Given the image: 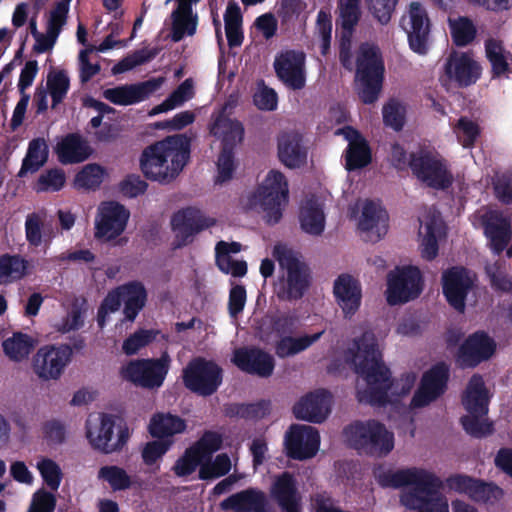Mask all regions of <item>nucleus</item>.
Returning <instances> with one entry per match:
<instances>
[{
  "label": "nucleus",
  "mask_w": 512,
  "mask_h": 512,
  "mask_svg": "<svg viewBox=\"0 0 512 512\" xmlns=\"http://www.w3.org/2000/svg\"><path fill=\"white\" fill-rule=\"evenodd\" d=\"M456 129L458 130V141L464 148L474 146L475 141L480 134L479 126L475 122L467 117H460L456 124Z\"/></svg>",
  "instance_id": "nucleus-57"
},
{
  "label": "nucleus",
  "mask_w": 512,
  "mask_h": 512,
  "mask_svg": "<svg viewBox=\"0 0 512 512\" xmlns=\"http://www.w3.org/2000/svg\"><path fill=\"white\" fill-rule=\"evenodd\" d=\"M216 220L196 207L188 206L173 213L171 228L175 233L172 248L181 249L194 241L196 235L214 226Z\"/></svg>",
  "instance_id": "nucleus-12"
},
{
  "label": "nucleus",
  "mask_w": 512,
  "mask_h": 512,
  "mask_svg": "<svg viewBox=\"0 0 512 512\" xmlns=\"http://www.w3.org/2000/svg\"><path fill=\"white\" fill-rule=\"evenodd\" d=\"M446 76L458 87H468L481 76V66L468 53L452 52L444 66Z\"/></svg>",
  "instance_id": "nucleus-28"
},
{
  "label": "nucleus",
  "mask_w": 512,
  "mask_h": 512,
  "mask_svg": "<svg viewBox=\"0 0 512 512\" xmlns=\"http://www.w3.org/2000/svg\"><path fill=\"white\" fill-rule=\"evenodd\" d=\"M495 341L484 331L470 334L458 348L456 362L462 368H474L492 357Z\"/></svg>",
  "instance_id": "nucleus-20"
},
{
  "label": "nucleus",
  "mask_w": 512,
  "mask_h": 512,
  "mask_svg": "<svg viewBox=\"0 0 512 512\" xmlns=\"http://www.w3.org/2000/svg\"><path fill=\"white\" fill-rule=\"evenodd\" d=\"M49 147L44 138L32 139L27 148L26 155L22 160L19 177H25L28 173H36L48 161Z\"/></svg>",
  "instance_id": "nucleus-39"
},
{
  "label": "nucleus",
  "mask_w": 512,
  "mask_h": 512,
  "mask_svg": "<svg viewBox=\"0 0 512 512\" xmlns=\"http://www.w3.org/2000/svg\"><path fill=\"white\" fill-rule=\"evenodd\" d=\"M220 507L233 512H274L266 494L252 487L230 495L220 503Z\"/></svg>",
  "instance_id": "nucleus-30"
},
{
  "label": "nucleus",
  "mask_w": 512,
  "mask_h": 512,
  "mask_svg": "<svg viewBox=\"0 0 512 512\" xmlns=\"http://www.w3.org/2000/svg\"><path fill=\"white\" fill-rule=\"evenodd\" d=\"M200 0H177L178 6L172 12V35L174 42L181 41L187 34L192 36L197 28V15L192 14V4Z\"/></svg>",
  "instance_id": "nucleus-35"
},
{
  "label": "nucleus",
  "mask_w": 512,
  "mask_h": 512,
  "mask_svg": "<svg viewBox=\"0 0 512 512\" xmlns=\"http://www.w3.org/2000/svg\"><path fill=\"white\" fill-rule=\"evenodd\" d=\"M385 64L380 48L375 44L363 43L356 59L357 94L364 104H373L382 90Z\"/></svg>",
  "instance_id": "nucleus-5"
},
{
  "label": "nucleus",
  "mask_w": 512,
  "mask_h": 512,
  "mask_svg": "<svg viewBox=\"0 0 512 512\" xmlns=\"http://www.w3.org/2000/svg\"><path fill=\"white\" fill-rule=\"evenodd\" d=\"M450 28L453 42L458 47L471 44L477 35L473 21L465 16H460L457 20L450 22Z\"/></svg>",
  "instance_id": "nucleus-49"
},
{
  "label": "nucleus",
  "mask_w": 512,
  "mask_h": 512,
  "mask_svg": "<svg viewBox=\"0 0 512 512\" xmlns=\"http://www.w3.org/2000/svg\"><path fill=\"white\" fill-rule=\"evenodd\" d=\"M172 443L169 439L147 442L141 452L143 462L148 466L155 464L167 453Z\"/></svg>",
  "instance_id": "nucleus-58"
},
{
  "label": "nucleus",
  "mask_w": 512,
  "mask_h": 512,
  "mask_svg": "<svg viewBox=\"0 0 512 512\" xmlns=\"http://www.w3.org/2000/svg\"><path fill=\"white\" fill-rule=\"evenodd\" d=\"M344 435L351 448L368 456L383 457L394 448V434L375 419L352 422L344 428Z\"/></svg>",
  "instance_id": "nucleus-6"
},
{
  "label": "nucleus",
  "mask_w": 512,
  "mask_h": 512,
  "mask_svg": "<svg viewBox=\"0 0 512 512\" xmlns=\"http://www.w3.org/2000/svg\"><path fill=\"white\" fill-rule=\"evenodd\" d=\"M354 344L356 346L354 354L356 373L362 376L368 384L365 391L358 392V401L384 407L390 402L388 382L391 372L382 361L377 338L372 331L367 330L355 339Z\"/></svg>",
  "instance_id": "nucleus-2"
},
{
  "label": "nucleus",
  "mask_w": 512,
  "mask_h": 512,
  "mask_svg": "<svg viewBox=\"0 0 512 512\" xmlns=\"http://www.w3.org/2000/svg\"><path fill=\"white\" fill-rule=\"evenodd\" d=\"M306 55L298 50H285L274 60V70L278 79L292 90H301L306 84Z\"/></svg>",
  "instance_id": "nucleus-19"
},
{
  "label": "nucleus",
  "mask_w": 512,
  "mask_h": 512,
  "mask_svg": "<svg viewBox=\"0 0 512 512\" xmlns=\"http://www.w3.org/2000/svg\"><path fill=\"white\" fill-rule=\"evenodd\" d=\"M98 478L106 481L113 491H125L136 484L127 471L117 465L102 466L98 471Z\"/></svg>",
  "instance_id": "nucleus-45"
},
{
  "label": "nucleus",
  "mask_w": 512,
  "mask_h": 512,
  "mask_svg": "<svg viewBox=\"0 0 512 512\" xmlns=\"http://www.w3.org/2000/svg\"><path fill=\"white\" fill-rule=\"evenodd\" d=\"M2 347L10 360L21 362L33 351L34 340L28 334L16 332L3 341Z\"/></svg>",
  "instance_id": "nucleus-44"
},
{
  "label": "nucleus",
  "mask_w": 512,
  "mask_h": 512,
  "mask_svg": "<svg viewBox=\"0 0 512 512\" xmlns=\"http://www.w3.org/2000/svg\"><path fill=\"white\" fill-rule=\"evenodd\" d=\"M115 419L114 416L102 413L100 424L94 430L87 427L86 437L91 447L105 455L120 452L127 445L130 438L129 429L126 425L119 426L116 438H114Z\"/></svg>",
  "instance_id": "nucleus-15"
},
{
  "label": "nucleus",
  "mask_w": 512,
  "mask_h": 512,
  "mask_svg": "<svg viewBox=\"0 0 512 512\" xmlns=\"http://www.w3.org/2000/svg\"><path fill=\"white\" fill-rule=\"evenodd\" d=\"M493 188L498 200L506 205H512V173L504 172L496 177Z\"/></svg>",
  "instance_id": "nucleus-63"
},
{
  "label": "nucleus",
  "mask_w": 512,
  "mask_h": 512,
  "mask_svg": "<svg viewBox=\"0 0 512 512\" xmlns=\"http://www.w3.org/2000/svg\"><path fill=\"white\" fill-rule=\"evenodd\" d=\"M450 367L444 362H438L425 371L421 377L418 389L415 391L410 407L423 408L436 401L448 389Z\"/></svg>",
  "instance_id": "nucleus-16"
},
{
  "label": "nucleus",
  "mask_w": 512,
  "mask_h": 512,
  "mask_svg": "<svg viewBox=\"0 0 512 512\" xmlns=\"http://www.w3.org/2000/svg\"><path fill=\"white\" fill-rule=\"evenodd\" d=\"M230 469L229 456L226 453H221L214 460H211V457L207 458V461L202 460L198 477L201 480H212L227 475Z\"/></svg>",
  "instance_id": "nucleus-47"
},
{
  "label": "nucleus",
  "mask_w": 512,
  "mask_h": 512,
  "mask_svg": "<svg viewBox=\"0 0 512 512\" xmlns=\"http://www.w3.org/2000/svg\"><path fill=\"white\" fill-rule=\"evenodd\" d=\"M300 225L304 232L319 236L325 228V215L321 205L314 199H309L300 209Z\"/></svg>",
  "instance_id": "nucleus-42"
},
{
  "label": "nucleus",
  "mask_w": 512,
  "mask_h": 512,
  "mask_svg": "<svg viewBox=\"0 0 512 512\" xmlns=\"http://www.w3.org/2000/svg\"><path fill=\"white\" fill-rule=\"evenodd\" d=\"M278 157L286 167L295 169L307 161V149L303 136L296 131L283 132L278 137Z\"/></svg>",
  "instance_id": "nucleus-32"
},
{
  "label": "nucleus",
  "mask_w": 512,
  "mask_h": 512,
  "mask_svg": "<svg viewBox=\"0 0 512 512\" xmlns=\"http://www.w3.org/2000/svg\"><path fill=\"white\" fill-rule=\"evenodd\" d=\"M485 54L492 67V77L498 78L509 70L504 56V47L500 40L489 38L485 41Z\"/></svg>",
  "instance_id": "nucleus-46"
},
{
  "label": "nucleus",
  "mask_w": 512,
  "mask_h": 512,
  "mask_svg": "<svg viewBox=\"0 0 512 512\" xmlns=\"http://www.w3.org/2000/svg\"><path fill=\"white\" fill-rule=\"evenodd\" d=\"M273 256L280 268L286 271V281L278 297L288 301L301 299L310 286V270L301 260V254L284 244H277L273 248Z\"/></svg>",
  "instance_id": "nucleus-8"
},
{
  "label": "nucleus",
  "mask_w": 512,
  "mask_h": 512,
  "mask_svg": "<svg viewBox=\"0 0 512 512\" xmlns=\"http://www.w3.org/2000/svg\"><path fill=\"white\" fill-rule=\"evenodd\" d=\"M129 216L124 205L113 201L103 203L95 222V237L108 241L117 238L125 230Z\"/></svg>",
  "instance_id": "nucleus-21"
},
{
  "label": "nucleus",
  "mask_w": 512,
  "mask_h": 512,
  "mask_svg": "<svg viewBox=\"0 0 512 512\" xmlns=\"http://www.w3.org/2000/svg\"><path fill=\"white\" fill-rule=\"evenodd\" d=\"M186 429V422L184 419L177 415L170 413L155 414L149 423V433L152 437L163 439L166 437H172L175 434L184 432Z\"/></svg>",
  "instance_id": "nucleus-40"
},
{
  "label": "nucleus",
  "mask_w": 512,
  "mask_h": 512,
  "mask_svg": "<svg viewBox=\"0 0 512 512\" xmlns=\"http://www.w3.org/2000/svg\"><path fill=\"white\" fill-rule=\"evenodd\" d=\"M288 193V183L284 174L271 170L258 189L259 203L268 224L274 225L281 220L282 206L288 202Z\"/></svg>",
  "instance_id": "nucleus-13"
},
{
  "label": "nucleus",
  "mask_w": 512,
  "mask_h": 512,
  "mask_svg": "<svg viewBox=\"0 0 512 512\" xmlns=\"http://www.w3.org/2000/svg\"><path fill=\"white\" fill-rule=\"evenodd\" d=\"M56 507V497L44 489L38 490L33 494L28 512H54Z\"/></svg>",
  "instance_id": "nucleus-64"
},
{
  "label": "nucleus",
  "mask_w": 512,
  "mask_h": 512,
  "mask_svg": "<svg viewBox=\"0 0 512 512\" xmlns=\"http://www.w3.org/2000/svg\"><path fill=\"white\" fill-rule=\"evenodd\" d=\"M182 381L192 393L208 397L217 392L223 381V369L204 357L191 359L182 370Z\"/></svg>",
  "instance_id": "nucleus-10"
},
{
  "label": "nucleus",
  "mask_w": 512,
  "mask_h": 512,
  "mask_svg": "<svg viewBox=\"0 0 512 512\" xmlns=\"http://www.w3.org/2000/svg\"><path fill=\"white\" fill-rule=\"evenodd\" d=\"M158 334L159 331L155 329H139L135 331L123 341V353L127 356L137 354L142 348L152 343Z\"/></svg>",
  "instance_id": "nucleus-51"
},
{
  "label": "nucleus",
  "mask_w": 512,
  "mask_h": 512,
  "mask_svg": "<svg viewBox=\"0 0 512 512\" xmlns=\"http://www.w3.org/2000/svg\"><path fill=\"white\" fill-rule=\"evenodd\" d=\"M72 357L69 345H46L38 349L33 357V371L42 380H57Z\"/></svg>",
  "instance_id": "nucleus-17"
},
{
  "label": "nucleus",
  "mask_w": 512,
  "mask_h": 512,
  "mask_svg": "<svg viewBox=\"0 0 512 512\" xmlns=\"http://www.w3.org/2000/svg\"><path fill=\"white\" fill-rule=\"evenodd\" d=\"M349 129L354 137L349 138V143L345 150V168L348 171H355L368 166L372 161V154L366 139L357 130Z\"/></svg>",
  "instance_id": "nucleus-36"
},
{
  "label": "nucleus",
  "mask_w": 512,
  "mask_h": 512,
  "mask_svg": "<svg viewBox=\"0 0 512 512\" xmlns=\"http://www.w3.org/2000/svg\"><path fill=\"white\" fill-rule=\"evenodd\" d=\"M270 496L281 512H302V494L295 475L284 471L274 476Z\"/></svg>",
  "instance_id": "nucleus-22"
},
{
  "label": "nucleus",
  "mask_w": 512,
  "mask_h": 512,
  "mask_svg": "<svg viewBox=\"0 0 512 512\" xmlns=\"http://www.w3.org/2000/svg\"><path fill=\"white\" fill-rule=\"evenodd\" d=\"M104 169L98 164H88L76 174L75 184L79 188L96 189L98 188L104 176Z\"/></svg>",
  "instance_id": "nucleus-53"
},
{
  "label": "nucleus",
  "mask_w": 512,
  "mask_h": 512,
  "mask_svg": "<svg viewBox=\"0 0 512 512\" xmlns=\"http://www.w3.org/2000/svg\"><path fill=\"white\" fill-rule=\"evenodd\" d=\"M70 88V79L65 70L50 72L47 76V89L52 98V107L63 101Z\"/></svg>",
  "instance_id": "nucleus-50"
},
{
  "label": "nucleus",
  "mask_w": 512,
  "mask_h": 512,
  "mask_svg": "<svg viewBox=\"0 0 512 512\" xmlns=\"http://www.w3.org/2000/svg\"><path fill=\"white\" fill-rule=\"evenodd\" d=\"M162 80L152 78L136 84H125L106 89L103 92L105 99L115 105L128 106L140 103L160 88Z\"/></svg>",
  "instance_id": "nucleus-27"
},
{
  "label": "nucleus",
  "mask_w": 512,
  "mask_h": 512,
  "mask_svg": "<svg viewBox=\"0 0 512 512\" xmlns=\"http://www.w3.org/2000/svg\"><path fill=\"white\" fill-rule=\"evenodd\" d=\"M333 294L345 318H351L359 310L362 289L359 281L349 274H341L334 281Z\"/></svg>",
  "instance_id": "nucleus-29"
},
{
  "label": "nucleus",
  "mask_w": 512,
  "mask_h": 512,
  "mask_svg": "<svg viewBox=\"0 0 512 512\" xmlns=\"http://www.w3.org/2000/svg\"><path fill=\"white\" fill-rule=\"evenodd\" d=\"M66 181L65 173L62 169L53 168L42 173L35 185L38 192L43 191H59L64 186Z\"/></svg>",
  "instance_id": "nucleus-56"
},
{
  "label": "nucleus",
  "mask_w": 512,
  "mask_h": 512,
  "mask_svg": "<svg viewBox=\"0 0 512 512\" xmlns=\"http://www.w3.org/2000/svg\"><path fill=\"white\" fill-rule=\"evenodd\" d=\"M55 152L62 164H75L87 160L92 148L80 134L69 133L57 143Z\"/></svg>",
  "instance_id": "nucleus-34"
},
{
  "label": "nucleus",
  "mask_w": 512,
  "mask_h": 512,
  "mask_svg": "<svg viewBox=\"0 0 512 512\" xmlns=\"http://www.w3.org/2000/svg\"><path fill=\"white\" fill-rule=\"evenodd\" d=\"M481 222L490 248L500 255L512 238L511 220L499 210H490L482 216Z\"/></svg>",
  "instance_id": "nucleus-25"
},
{
  "label": "nucleus",
  "mask_w": 512,
  "mask_h": 512,
  "mask_svg": "<svg viewBox=\"0 0 512 512\" xmlns=\"http://www.w3.org/2000/svg\"><path fill=\"white\" fill-rule=\"evenodd\" d=\"M170 357L164 352L159 358H138L128 361L120 368L124 381L143 389L160 388L168 374Z\"/></svg>",
  "instance_id": "nucleus-9"
},
{
  "label": "nucleus",
  "mask_w": 512,
  "mask_h": 512,
  "mask_svg": "<svg viewBox=\"0 0 512 512\" xmlns=\"http://www.w3.org/2000/svg\"><path fill=\"white\" fill-rule=\"evenodd\" d=\"M209 129L211 135L221 139L222 147L216 163L218 171L216 182L224 183L232 178L236 168L234 150L243 140L244 127L240 121L229 118L222 111L216 116Z\"/></svg>",
  "instance_id": "nucleus-7"
},
{
  "label": "nucleus",
  "mask_w": 512,
  "mask_h": 512,
  "mask_svg": "<svg viewBox=\"0 0 512 512\" xmlns=\"http://www.w3.org/2000/svg\"><path fill=\"white\" fill-rule=\"evenodd\" d=\"M37 468L43 481L51 489L56 491L62 481V471L59 465L50 458H43L37 463Z\"/></svg>",
  "instance_id": "nucleus-55"
},
{
  "label": "nucleus",
  "mask_w": 512,
  "mask_h": 512,
  "mask_svg": "<svg viewBox=\"0 0 512 512\" xmlns=\"http://www.w3.org/2000/svg\"><path fill=\"white\" fill-rule=\"evenodd\" d=\"M368 8L373 16L382 25L390 20L398 0H366Z\"/></svg>",
  "instance_id": "nucleus-61"
},
{
  "label": "nucleus",
  "mask_w": 512,
  "mask_h": 512,
  "mask_svg": "<svg viewBox=\"0 0 512 512\" xmlns=\"http://www.w3.org/2000/svg\"><path fill=\"white\" fill-rule=\"evenodd\" d=\"M146 301L147 292L141 282L131 281L124 284L123 313L126 320L133 322L139 312L144 308Z\"/></svg>",
  "instance_id": "nucleus-41"
},
{
  "label": "nucleus",
  "mask_w": 512,
  "mask_h": 512,
  "mask_svg": "<svg viewBox=\"0 0 512 512\" xmlns=\"http://www.w3.org/2000/svg\"><path fill=\"white\" fill-rule=\"evenodd\" d=\"M462 405L468 412L460 418L463 430L471 437L481 439L494 432V424L489 421L488 391L481 375L474 374L462 395Z\"/></svg>",
  "instance_id": "nucleus-4"
},
{
  "label": "nucleus",
  "mask_w": 512,
  "mask_h": 512,
  "mask_svg": "<svg viewBox=\"0 0 512 512\" xmlns=\"http://www.w3.org/2000/svg\"><path fill=\"white\" fill-rule=\"evenodd\" d=\"M202 460H204V458L197 453L193 447H190L177 459L172 469L178 477H187L191 475L198 466H201Z\"/></svg>",
  "instance_id": "nucleus-54"
},
{
  "label": "nucleus",
  "mask_w": 512,
  "mask_h": 512,
  "mask_svg": "<svg viewBox=\"0 0 512 512\" xmlns=\"http://www.w3.org/2000/svg\"><path fill=\"white\" fill-rule=\"evenodd\" d=\"M297 323V316L291 312L267 315L263 318L260 327L262 338L268 340L272 334H275L280 339L292 335L296 331Z\"/></svg>",
  "instance_id": "nucleus-37"
},
{
  "label": "nucleus",
  "mask_w": 512,
  "mask_h": 512,
  "mask_svg": "<svg viewBox=\"0 0 512 512\" xmlns=\"http://www.w3.org/2000/svg\"><path fill=\"white\" fill-rule=\"evenodd\" d=\"M409 167L418 180L436 190H446L453 184V175L445 161L430 152L411 153Z\"/></svg>",
  "instance_id": "nucleus-11"
},
{
  "label": "nucleus",
  "mask_w": 512,
  "mask_h": 512,
  "mask_svg": "<svg viewBox=\"0 0 512 512\" xmlns=\"http://www.w3.org/2000/svg\"><path fill=\"white\" fill-rule=\"evenodd\" d=\"M232 362L243 372L268 378L275 368L274 357L257 347H242L234 351Z\"/></svg>",
  "instance_id": "nucleus-24"
},
{
  "label": "nucleus",
  "mask_w": 512,
  "mask_h": 512,
  "mask_svg": "<svg viewBox=\"0 0 512 512\" xmlns=\"http://www.w3.org/2000/svg\"><path fill=\"white\" fill-rule=\"evenodd\" d=\"M388 219L387 211L380 204L373 200H366L362 207L358 228L367 233L370 241L378 242L388 231Z\"/></svg>",
  "instance_id": "nucleus-31"
},
{
  "label": "nucleus",
  "mask_w": 512,
  "mask_h": 512,
  "mask_svg": "<svg viewBox=\"0 0 512 512\" xmlns=\"http://www.w3.org/2000/svg\"><path fill=\"white\" fill-rule=\"evenodd\" d=\"M502 494V489L493 483H486L475 479L469 496L476 501L487 502L491 499H497Z\"/></svg>",
  "instance_id": "nucleus-60"
},
{
  "label": "nucleus",
  "mask_w": 512,
  "mask_h": 512,
  "mask_svg": "<svg viewBox=\"0 0 512 512\" xmlns=\"http://www.w3.org/2000/svg\"><path fill=\"white\" fill-rule=\"evenodd\" d=\"M422 275L416 266H404L389 272L386 300L391 306L416 299L422 292Z\"/></svg>",
  "instance_id": "nucleus-14"
},
{
  "label": "nucleus",
  "mask_w": 512,
  "mask_h": 512,
  "mask_svg": "<svg viewBox=\"0 0 512 512\" xmlns=\"http://www.w3.org/2000/svg\"><path fill=\"white\" fill-rule=\"evenodd\" d=\"M221 445L222 437L219 433L206 431L192 447L205 459L210 458L214 452L221 448Z\"/></svg>",
  "instance_id": "nucleus-59"
},
{
  "label": "nucleus",
  "mask_w": 512,
  "mask_h": 512,
  "mask_svg": "<svg viewBox=\"0 0 512 512\" xmlns=\"http://www.w3.org/2000/svg\"><path fill=\"white\" fill-rule=\"evenodd\" d=\"M473 281L469 272L462 266H454L442 274L443 294L451 307L458 312H464L467 295Z\"/></svg>",
  "instance_id": "nucleus-23"
},
{
  "label": "nucleus",
  "mask_w": 512,
  "mask_h": 512,
  "mask_svg": "<svg viewBox=\"0 0 512 512\" xmlns=\"http://www.w3.org/2000/svg\"><path fill=\"white\" fill-rule=\"evenodd\" d=\"M323 334L324 330L312 335H304L296 338L291 335L282 337L275 345L276 355L282 359L296 355L317 342Z\"/></svg>",
  "instance_id": "nucleus-43"
},
{
  "label": "nucleus",
  "mask_w": 512,
  "mask_h": 512,
  "mask_svg": "<svg viewBox=\"0 0 512 512\" xmlns=\"http://www.w3.org/2000/svg\"><path fill=\"white\" fill-rule=\"evenodd\" d=\"M148 184L139 175H127L119 184L120 192L129 198H135L146 192Z\"/></svg>",
  "instance_id": "nucleus-62"
},
{
  "label": "nucleus",
  "mask_w": 512,
  "mask_h": 512,
  "mask_svg": "<svg viewBox=\"0 0 512 512\" xmlns=\"http://www.w3.org/2000/svg\"><path fill=\"white\" fill-rule=\"evenodd\" d=\"M191 140L185 134L167 136L145 147L140 155L144 176L160 184L177 178L190 159Z\"/></svg>",
  "instance_id": "nucleus-3"
},
{
  "label": "nucleus",
  "mask_w": 512,
  "mask_h": 512,
  "mask_svg": "<svg viewBox=\"0 0 512 512\" xmlns=\"http://www.w3.org/2000/svg\"><path fill=\"white\" fill-rule=\"evenodd\" d=\"M28 274L29 262L22 255H0V286L18 282Z\"/></svg>",
  "instance_id": "nucleus-38"
},
{
  "label": "nucleus",
  "mask_w": 512,
  "mask_h": 512,
  "mask_svg": "<svg viewBox=\"0 0 512 512\" xmlns=\"http://www.w3.org/2000/svg\"><path fill=\"white\" fill-rule=\"evenodd\" d=\"M411 30L408 31V41L411 50L420 55L428 51V36L430 23L426 10L418 2H413L409 10Z\"/></svg>",
  "instance_id": "nucleus-33"
},
{
  "label": "nucleus",
  "mask_w": 512,
  "mask_h": 512,
  "mask_svg": "<svg viewBox=\"0 0 512 512\" xmlns=\"http://www.w3.org/2000/svg\"><path fill=\"white\" fill-rule=\"evenodd\" d=\"M339 10L342 33L353 35L361 18L360 0H339Z\"/></svg>",
  "instance_id": "nucleus-48"
},
{
  "label": "nucleus",
  "mask_w": 512,
  "mask_h": 512,
  "mask_svg": "<svg viewBox=\"0 0 512 512\" xmlns=\"http://www.w3.org/2000/svg\"><path fill=\"white\" fill-rule=\"evenodd\" d=\"M331 394L325 389L315 390L301 397L293 406L295 418L310 423H322L330 413Z\"/></svg>",
  "instance_id": "nucleus-26"
},
{
  "label": "nucleus",
  "mask_w": 512,
  "mask_h": 512,
  "mask_svg": "<svg viewBox=\"0 0 512 512\" xmlns=\"http://www.w3.org/2000/svg\"><path fill=\"white\" fill-rule=\"evenodd\" d=\"M320 445V435L315 427L293 424L285 435L286 455L294 460L313 458Z\"/></svg>",
  "instance_id": "nucleus-18"
},
{
  "label": "nucleus",
  "mask_w": 512,
  "mask_h": 512,
  "mask_svg": "<svg viewBox=\"0 0 512 512\" xmlns=\"http://www.w3.org/2000/svg\"><path fill=\"white\" fill-rule=\"evenodd\" d=\"M381 487L402 488L411 486L400 495V503L418 512H449L447 499L441 493L442 480L423 468L410 467L388 471L378 478Z\"/></svg>",
  "instance_id": "nucleus-1"
},
{
  "label": "nucleus",
  "mask_w": 512,
  "mask_h": 512,
  "mask_svg": "<svg viewBox=\"0 0 512 512\" xmlns=\"http://www.w3.org/2000/svg\"><path fill=\"white\" fill-rule=\"evenodd\" d=\"M383 123L385 126L399 132L406 121V109L397 100L390 99L382 108Z\"/></svg>",
  "instance_id": "nucleus-52"
}]
</instances>
